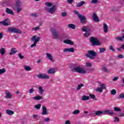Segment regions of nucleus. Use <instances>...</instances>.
<instances>
[{
    "mask_svg": "<svg viewBox=\"0 0 124 124\" xmlns=\"http://www.w3.org/2000/svg\"><path fill=\"white\" fill-rule=\"evenodd\" d=\"M40 37H37L36 38V35H34L31 37V40L33 41V44L31 46V48H33L36 46V44L38 43V41L40 40Z\"/></svg>",
    "mask_w": 124,
    "mask_h": 124,
    "instance_id": "20e7f679",
    "label": "nucleus"
},
{
    "mask_svg": "<svg viewBox=\"0 0 124 124\" xmlns=\"http://www.w3.org/2000/svg\"><path fill=\"white\" fill-rule=\"evenodd\" d=\"M124 34L122 35V37H117L115 38V39L116 40H118V41H124Z\"/></svg>",
    "mask_w": 124,
    "mask_h": 124,
    "instance_id": "a878e982",
    "label": "nucleus"
},
{
    "mask_svg": "<svg viewBox=\"0 0 124 124\" xmlns=\"http://www.w3.org/2000/svg\"><path fill=\"white\" fill-rule=\"evenodd\" d=\"M68 27L70 28V29H72V30H75V29H76V25L73 24H68Z\"/></svg>",
    "mask_w": 124,
    "mask_h": 124,
    "instance_id": "393cba45",
    "label": "nucleus"
},
{
    "mask_svg": "<svg viewBox=\"0 0 124 124\" xmlns=\"http://www.w3.org/2000/svg\"><path fill=\"white\" fill-rule=\"evenodd\" d=\"M6 113L8 114V115H10V116L13 115L14 114V111L10 110V109H7L6 110Z\"/></svg>",
    "mask_w": 124,
    "mask_h": 124,
    "instance_id": "cd10ccee",
    "label": "nucleus"
},
{
    "mask_svg": "<svg viewBox=\"0 0 124 124\" xmlns=\"http://www.w3.org/2000/svg\"><path fill=\"white\" fill-rule=\"evenodd\" d=\"M82 87H84V84H79L78 88H77V90L79 91V90H80Z\"/></svg>",
    "mask_w": 124,
    "mask_h": 124,
    "instance_id": "79ce46f5",
    "label": "nucleus"
},
{
    "mask_svg": "<svg viewBox=\"0 0 124 124\" xmlns=\"http://www.w3.org/2000/svg\"><path fill=\"white\" fill-rule=\"evenodd\" d=\"M8 20V18H7L4 21L0 22V24H2L3 26H9V23H8V22H6V21Z\"/></svg>",
    "mask_w": 124,
    "mask_h": 124,
    "instance_id": "4be33fe9",
    "label": "nucleus"
},
{
    "mask_svg": "<svg viewBox=\"0 0 124 124\" xmlns=\"http://www.w3.org/2000/svg\"><path fill=\"white\" fill-rule=\"evenodd\" d=\"M74 13L76 15H78V17H79V15H81L79 14V12L77 11V10H75L74 11Z\"/></svg>",
    "mask_w": 124,
    "mask_h": 124,
    "instance_id": "5fc2aeb1",
    "label": "nucleus"
},
{
    "mask_svg": "<svg viewBox=\"0 0 124 124\" xmlns=\"http://www.w3.org/2000/svg\"><path fill=\"white\" fill-rule=\"evenodd\" d=\"M111 93L112 94V95H115L116 93H117V92L116 91V90L113 89L111 91Z\"/></svg>",
    "mask_w": 124,
    "mask_h": 124,
    "instance_id": "37998d69",
    "label": "nucleus"
},
{
    "mask_svg": "<svg viewBox=\"0 0 124 124\" xmlns=\"http://www.w3.org/2000/svg\"><path fill=\"white\" fill-rule=\"evenodd\" d=\"M99 51H100V54H102V53H104V52L106 51V48L105 47L100 48Z\"/></svg>",
    "mask_w": 124,
    "mask_h": 124,
    "instance_id": "473e14b6",
    "label": "nucleus"
},
{
    "mask_svg": "<svg viewBox=\"0 0 124 124\" xmlns=\"http://www.w3.org/2000/svg\"><path fill=\"white\" fill-rule=\"evenodd\" d=\"M64 43L65 44H69L70 45H74V43L71 40L66 39L64 41Z\"/></svg>",
    "mask_w": 124,
    "mask_h": 124,
    "instance_id": "a211bd4d",
    "label": "nucleus"
},
{
    "mask_svg": "<svg viewBox=\"0 0 124 124\" xmlns=\"http://www.w3.org/2000/svg\"><path fill=\"white\" fill-rule=\"evenodd\" d=\"M16 53H17V50H16V48H12L11 50V52H9V55H13L14 54H16Z\"/></svg>",
    "mask_w": 124,
    "mask_h": 124,
    "instance_id": "5701e85b",
    "label": "nucleus"
},
{
    "mask_svg": "<svg viewBox=\"0 0 124 124\" xmlns=\"http://www.w3.org/2000/svg\"><path fill=\"white\" fill-rule=\"evenodd\" d=\"M93 19L96 23H98V22H99V18L95 13L93 14Z\"/></svg>",
    "mask_w": 124,
    "mask_h": 124,
    "instance_id": "9b49d317",
    "label": "nucleus"
},
{
    "mask_svg": "<svg viewBox=\"0 0 124 124\" xmlns=\"http://www.w3.org/2000/svg\"><path fill=\"white\" fill-rule=\"evenodd\" d=\"M48 74H54L56 73V69L50 68L47 71Z\"/></svg>",
    "mask_w": 124,
    "mask_h": 124,
    "instance_id": "2eb2a0df",
    "label": "nucleus"
},
{
    "mask_svg": "<svg viewBox=\"0 0 124 124\" xmlns=\"http://www.w3.org/2000/svg\"><path fill=\"white\" fill-rule=\"evenodd\" d=\"M82 31H85V33H84L83 36L85 37H88V36H90L91 34V32L87 30V26H83L82 28Z\"/></svg>",
    "mask_w": 124,
    "mask_h": 124,
    "instance_id": "0eeeda50",
    "label": "nucleus"
},
{
    "mask_svg": "<svg viewBox=\"0 0 124 124\" xmlns=\"http://www.w3.org/2000/svg\"><path fill=\"white\" fill-rule=\"evenodd\" d=\"M114 122L119 123V122H120V119L117 117H115Z\"/></svg>",
    "mask_w": 124,
    "mask_h": 124,
    "instance_id": "09e8293b",
    "label": "nucleus"
},
{
    "mask_svg": "<svg viewBox=\"0 0 124 124\" xmlns=\"http://www.w3.org/2000/svg\"><path fill=\"white\" fill-rule=\"evenodd\" d=\"M24 68L26 71H31V67L29 66H25L24 67Z\"/></svg>",
    "mask_w": 124,
    "mask_h": 124,
    "instance_id": "72a5a7b5",
    "label": "nucleus"
},
{
    "mask_svg": "<svg viewBox=\"0 0 124 124\" xmlns=\"http://www.w3.org/2000/svg\"><path fill=\"white\" fill-rule=\"evenodd\" d=\"M90 42L92 46H100L101 45V43L98 40V39L94 37H90Z\"/></svg>",
    "mask_w": 124,
    "mask_h": 124,
    "instance_id": "f03ea898",
    "label": "nucleus"
},
{
    "mask_svg": "<svg viewBox=\"0 0 124 124\" xmlns=\"http://www.w3.org/2000/svg\"><path fill=\"white\" fill-rule=\"evenodd\" d=\"M37 77L38 78H49V76L45 74H39V75H37Z\"/></svg>",
    "mask_w": 124,
    "mask_h": 124,
    "instance_id": "f3484780",
    "label": "nucleus"
},
{
    "mask_svg": "<svg viewBox=\"0 0 124 124\" xmlns=\"http://www.w3.org/2000/svg\"><path fill=\"white\" fill-rule=\"evenodd\" d=\"M109 50H111V51H112L113 52H114L115 49H114V47H113V46H110Z\"/></svg>",
    "mask_w": 124,
    "mask_h": 124,
    "instance_id": "6e6d98bb",
    "label": "nucleus"
},
{
    "mask_svg": "<svg viewBox=\"0 0 124 124\" xmlns=\"http://www.w3.org/2000/svg\"><path fill=\"white\" fill-rule=\"evenodd\" d=\"M6 12L7 13V14H10V15H14V12L11 9H9L8 8H7L6 9Z\"/></svg>",
    "mask_w": 124,
    "mask_h": 124,
    "instance_id": "dca6fc26",
    "label": "nucleus"
},
{
    "mask_svg": "<svg viewBox=\"0 0 124 124\" xmlns=\"http://www.w3.org/2000/svg\"><path fill=\"white\" fill-rule=\"evenodd\" d=\"M3 37V33L0 32V40Z\"/></svg>",
    "mask_w": 124,
    "mask_h": 124,
    "instance_id": "052dcab7",
    "label": "nucleus"
},
{
    "mask_svg": "<svg viewBox=\"0 0 124 124\" xmlns=\"http://www.w3.org/2000/svg\"><path fill=\"white\" fill-rule=\"evenodd\" d=\"M5 48L2 47L0 49V53L2 56H3L5 54Z\"/></svg>",
    "mask_w": 124,
    "mask_h": 124,
    "instance_id": "c85d7f7f",
    "label": "nucleus"
},
{
    "mask_svg": "<svg viewBox=\"0 0 124 124\" xmlns=\"http://www.w3.org/2000/svg\"><path fill=\"white\" fill-rule=\"evenodd\" d=\"M68 3H72L73 2V0H67Z\"/></svg>",
    "mask_w": 124,
    "mask_h": 124,
    "instance_id": "0e129e2a",
    "label": "nucleus"
},
{
    "mask_svg": "<svg viewBox=\"0 0 124 124\" xmlns=\"http://www.w3.org/2000/svg\"><path fill=\"white\" fill-rule=\"evenodd\" d=\"M119 98H124V93L120 94Z\"/></svg>",
    "mask_w": 124,
    "mask_h": 124,
    "instance_id": "13d9d810",
    "label": "nucleus"
},
{
    "mask_svg": "<svg viewBox=\"0 0 124 124\" xmlns=\"http://www.w3.org/2000/svg\"><path fill=\"white\" fill-rule=\"evenodd\" d=\"M79 113H80V110H76L73 112L72 114L73 115H77L78 114H79Z\"/></svg>",
    "mask_w": 124,
    "mask_h": 124,
    "instance_id": "ea45409f",
    "label": "nucleus"
},
{
    "mask_svg": "<svg viewBox=\"0 0 124 124\" xmlns=\"http://www.w3.org/2000/svg\"><path fill=\"white\" fill-rule=\"evenodd\" d=\"M46 5V6H48L49 7H51V6H52V5H53V4H52V3L51 2H46L45 3Z\"/></svg>",
    "mask_w": 124,
    "mask_h": 124,
    "instance_id": "c03bdc74",
    "label": "nucleus"
},
{
    "mask_svg": "<svg viewBox=\"0 0 124 124\" xmlns=\"http://www.w3.org/2000/svg\"><path fill=\"white\" fill-rule=\"evenodd\" d=\"M74 48L71 47L70 48H64L63 50V52L66 53V52H69L70 53H74Z\"/></svg>",
    "mask_w": 124,
    "mask_h": 124,
    "instance_id": "ddd939ff",
    "label": "nucleus"
},
{
    "mask_svg": "<svg viewBox=\"0 0 124 124\" xmlns=\"http://www.w3.org/2000/svg\"><path fill=\"white\" fill-rule=\"evenodd\" d=\"M35 92L34 89L33 88H31V89L29 90V93L30 94L33 93V92Z\"/></svg>",
    "mask_w": 124,
    "mask_h": 124,
    "instance_id": "49530a36",
    "label": "nucleus"
},
{
    "mask_svg": "<svg viewBox=\"0 0 124 124\" xmlns=\"http://www.w3.org/2000/svg\"><path fill=\"white\" fill-rule=\"evenodd\" d=\"M122 83L123 84H122V86L124 87V78L122 79Z\"/></svg>",
    "mask_w": 124,
    "mask_h": 124,
    "instance_id": "338daca9",
    "label": "nucleus"
},
{
    "mask_svg": "<svg viewBox=\"0 0 124 124\" xmlns=\"http://www.w3.org/2000/svg\"><path fill=\"white\" fill-rule=\"evenodd\" d=\"M89 96H90V97H91L92 99H93V100H96L95 95H94V94H89Z\"/></svg>",
    "mask_w": 124,
    "mask_h": 124,
    "instance_id": "4c0bfd02",
    "label": "nucleus"
},
{
    "mask_svg": "<svg viewBox=\"0 0 124 124\" xmlns=\"http://www.w3.org/2000/svg\"><path fill=\"white\" fill-rule=\"evenodd\" d=\"M35 100H41L43 99V97L40 95H38L33 97Z\"/></svg>",
    "mask_w": 124,
    "mask_h": 124,
    "instance_id": "bb28decb",
    "label": "nucleus"
},
{
    "mask_svg": "<svg viewBox=\"0 0 124 124\" xmlns=\"http://www.w3.org/2000/svg\"><path fill=\"white\" fill-rule=\"evenodd\" d=\"M39 91L40 94H43L44 90H43V88L42 86L39 87Z\"/></svg>",
    "mask_w": 124,
    "mask_h": 124,
    "instance_id": "7c9ffc66",
    "label": "nucleus"
},
{
    "mask_svg": "<svg viewBox=\"0 0 124 124\" xmlns=\"http://www.w3.org/2000/svg\"><path fill=\"white\" fill-rule=\"evenodd\" d=\"M79 19L80 20V22L82 24H86L87 23V18L85 16L80 15L78 16Z\"/></svg>",
    "mask_w": 124,
    "mask_h": 124,
    "instance_id": "1a4fd4ad",
    "label": "nucleus"
},
{
    "mask_svg": "<svg viewBox=\"0 0 124 124\" xmlns=\"http://www.w3.org/2000/svg\"><path fill=\"white\" fill-rule=\"evenodd\" d=\"M6 72V70H5L4 68H2L0 69V75L1 74H3V73H5Z\"/></svg>",
    "mask_w": 124,
    "mask_h": 124,
    "instance_id": "f704fd0d",
    "label": "nucleus"
},
{
    "mask_svg": "<svg viewBox=\"0 0 124 124\" xmlns=\"http://www.w3.org/2000/svg\"><path fill=\"white\" fill-rule=\"evenodd\" d=\"M91 3H93V4L98 3V0H92Z\"/></svg>",
    "mask_w": 124,
    "mask_h": 124,
    "instance_id": "a18cd8bd",
    "label": "nucleus"
},
{
    "mask_svg": "<svg viewBox=\"0 0 124 124\" xmlns=\"http://www.w3.org/2000/svg\"><path fill=\"white\" fill-rule=\"evenodd\" d=\"M35 108L37 109V110H39L40 108H41V105L40 104H39L38 105H36L35 106Z\"/></svg>",
    "mask_w": 124,
    "mask_h": 124,
    "instance_id": "58836bf2",
    "label": "nucleus"
},
{
    "mask_svg": "<svg viewBox=\"0 0 124 124\" xmlns=\"http://www.w3.org/2000/svg\"><path fill=\"white\" fill-rule=\"evenodd\" d=\"M66 15H67V14L65 12H62V17H65V16H66Z\"/></svg>",
    "mask_w": 124,
    "mask_h": 124,
    "instance_id": "3c124183",
    "label": "nucleus"
},
{
    "mask_svg": "<svg viewBox=\"0 0 124 124\" xmlns=\"http://www.w3.org/2000/svg\"><path fill=\"white\" fill-rule=\"evenodd\" d=\"M56 5H53V6L51 8H49V9L48 10V13H50V14H53V13H55L56 10Z\"/></svg>",
    "mask_w": 124,
    "mask_h": 124,
    "instance_id": "9d476101",
    "label": "nucleus"
},
{
    "mask_svg": "<svg viewBox=\"0 0 124 124\" xmlns=\"http://www.w3.org/2000/svg\"><path fill=\"white\" fill-rule=\"evenodd\" d=\"M46 58L49 59V60L51 61V62H53V56H52V55L49 53H46Z\"/></svg>",
    "mask_w": 124,
    "mask_h": 124,
    "instance_id": "b1692460",
    "label": "nucleus"
},
{
    "mask_svg": "<svg viewBox=\"0 0 124 124\" xmlns=\"http://www.w3.org/2000/svg\"><path fill=\"white\" fill-rule=\"evenodd\" d=\"M121 49H124V44L121 46Z\"/></svg>",
    "mask_w": 124,
    "mask_h": 124,
    "instance_id": "774afa93",
    "label": "nucleus"
},
{
    "mask_svg": "<svg viewBox=\"0 0 124 124\" xmlns=\"http://www.w3.org/2000/svg\"><path fill=\"white\" fill-rule=\"evenodd\" d=\"M104 31L105 33H107L108 32V25L106 24V23H104Z\"/></svg>",
    "mask_w": 124,
    "mask_h": 124,
    "instance_id": "412c9836",
    "label": "nucleus"
},
{
    "mask_svg": "<svg viewBox=\"0 0 124 124\" xmlns=\"http://www.w3.org/2000/svg\"><path fill=\"white\" fill-rule=\"evenodd\" d=\"M8 31L11 33H18L19 34L22 33V31L20 29L16 28L15 27L9 28L8 29Z\"/></svg>",
    "mask_w": 124,
    "mask_h": 124,
    "instance_id": "423d86ee",
    "label": "nucleus"
},
{
    "mask_svg": "<svg viewBox=\"0 0 124 124\" xmlns=\"http://www.w3.org/2000/svg\"><path fill=\"white\" fill-rule=\"evenodd\" d=\"M114 111H116V112H121V111H122V109L119 108L118 107H115Z\"/></svg>",
    "mask_w": 124,
    "mask_h": 124,
    "instance_id": "a19ab883",
    "label": "nucleus"
},
{
    "mask_svg": "<svg viewBox=\"0 0 124 124\" xmlns=\"http://www.w3.org/2000/svg\"><path fill=\"white\" fill-rule=\"evenodd\" d=\"M118 59H124V55L120 54L117 56Z\"/></svg>",
    "mask_w": 124,
    "mask_h": 124,
    "instance_id": "8fccbe9b",
    "label": "nucleus"
},
{
    "mask_svg": "<svg viewBox=\"0 0 124 124\" xmlns=\"http://www.w3.org/2000/svg\"><path fill=\"white\" fill-rule=\"evenodd\" d=\"M102 70L103 71H104V72H108V69H107L106 67H103L102 68Z\"/></svg>",
    "mask_w": 124,
    "mask_h": 124,
    "instance_id": "603ef678",
    "label": "nucleus"
},
{
    "mask_svg": "<svg viewBox=\"0 0 124 124\" xmlns=\"http://www.w3.org/2000/svg\"><path fill=\"white\" fill-rule=\"evenodd\" d=\"M5 93H6V96H5L6 98H11V97H12V94L10 93V92H9V91H6L5 92Z\"/></svg>",
    "mask_w": 124,
    "mask_h": 124,
    "instance_id": "aec40b11",
    "label": "nucleus"
},
{
    "mask_svg": "<svg viewBox=\"0 0 124 124\" xmlns=\"http://www.w3.org/2000/svg\"><path fill=\"white\" fill-rule=\"evenodd\" d=\"M85 3L86 1L83 0L77 3L76 6V7H81V6H83V5H84V4Z\"/></svg>",
    "mask_w": 124,
    "mask_h": 124,
    "instance_id": "6ab92c4d",
    "label": "nucleus"
},
{
    "mask_svg": "<svg viewBox=\"0 0 124 124\" xmlns=\"http://www.w3.org/2000/svg\"><path fill=\"white\" fill-rule=\"evenodd\" d=\"M97 55V53L93 50L88 51V54L86 55V57L91 60H94Z\"/></svg>",
    "mask_w": 124,
    "mask_h": 124,
    "instance_id": "7ed1b4c3",
    "label": "nucleus"
},
{
    "mask_svg": "<svg viewBox=\"0 0 124 124\" xmlns=\"http://www.w3.org/2000/svg\"><path fill=\"white\" fill-rule=\"evenodd\" d=\"M96 92H98V93H103V90H102V89L100 87L97 88L95 89Z\"/></svg>",
    "mask_w": 124,
    "mask_h": 124,
    "instance_id": "c9c22d12",
    "label": "nucleus"
},
{
    "mask_svg": "<svg viewBox=\"0 0 124 124\" xmlns=\"http://www.w3.org/2000/svg\"><path fill=\"white\" fill-rule=\"evenodd\" d=\"M22 6V3H21V1L20 0H17L16 1V3L12 5V8L14 10H16L17 13H19L21 12L23 9L21 8Z\"/></svg>",
    "mask_w": 124,
    "mask_h": 124,
    "instance_id": "f257e3e1",
    "label": "nucleus"
},
{
    "mask_svg": "<svg viewBox=\"0 0 124 124\" xmlns=\"http://www.w3.org/2000/svg\"><path fill=\"white\" fill-rule=\"evenodd\" d=\"M100 88L102 89V90H106V87H105V84H101L100 85Z\"/></svg>",
    "mask_w": 124,
    "mask_h": 124,
    "instance_id": "e433bc0d",
    "label": "nucleus"
},
{
    "mask_svg": "<svg viewBox=\"0 0 124 124\" xmlns=\"http://www.w3.org/2000/svg\"><path fill=\"white\" fill-rule=\"evenodd\" d=\"M31 16L32 17H37V14H32Z\"/></svg>",
    "mask_w": 124,
    "mask_h": 124,
    "instance_id": "e2e57ef3",
    "label": "nucleus"
},
{
    "mask_svg": "<svg viewBox=\"0 0 124 124\" xmlns=\"http://www.w3.org/2000/svg\"><path fill=\"white\" fill-rule=\"evenodd\" d=\"M65 124H70V121L69 120H67V121H66Z\"/></svg>",
    "mask_w": 124,
    "mask_h": 124,
    "instance_id": "69168bd1",
    "label": "nucleus"
},
{
    "mask_svg": "<svg viewBox=\"0 0 124 124\" xmlns=\"http://www.w3.org/2000/svg\"><path fill=\"white\" fill-rule=\"evenodd\" d=\"M87 67H92V63L90 62L86 63Z\"/></svg>",
    "mask_w": 124,
    "mask_h": 124,
    "instance_id": "864d4df0",
    "label": "nucleus"
},
{
    "mask_svg": "<svg viewBox=\"0 0 124 124\" xmlns=\"http://www.w3.org/2000/svg\"><path fill=\"white\" fill-rule=\"evenodd\" d=\"M18 57H19L20 60H23L24 59V56L22 55V53H18Z\"/></svg>",
    "mask_w": 124,
    "mask_h": 124,
    "instance_id": "de8ad7c7",
    "label": "nucleus"
},
{
    "mask_svg": "<svg viewBox=\"0 0 124 124\" xmlns=\"http://www.w3.org/2000/svg\"><path fill=\"white\" fill-rule=\"evenodd\" d=\"M52 34L54 37H55V39H61L60 37V35L57 32V30L56 29H53L51 31Z\"/></svg>",
    "mask_w": 124,
    "mask_h": 124,
    "instance_id": "6e6552de",
    "label": "nucleus"
},
{
    "mask_svg": "<svg viewBox=\"0 0 124 124\" xmlns=\"http://www.w3.org/2000/svg\"><path fill=\"white\" fill-rule=\"evenodd\" d=\"M105 114L107 115H108V116H110V115H115V113H114V110H105L104 111Z\"/></svg>",
    "mask_w": 124,
    "mask_h": 124,
    "instance_id": "f8f14e48",
    "label": "nucleus"
},
{
    "mask_svg": "<svg viewBox=\"0 0 124 124\" xmlns=\"http://www.w3.org/2000/svg\"><path fill=\"white\" fill-rule=\"evenodd\" d=\"M73 71L74 72H77L78 73H80V74H85V73H87V71L85 70L82 68L80 67H76L73 69Z\"/></svg>",
    "mask_w": 124,
    "mask_h": 124,
    "instance_id": "39448f33",
    "label": "nucleus"
},
{
    "mask_svg": "<svg viewBox=\"0 0 124 124\" xmlns=\"http://www.w3.org/2000/svg\"><path fill=\"white\" fill-rule=\"evenodd\" d=\"M90 99V97L89 96H82V100H89Z\"/></svg>",
    "mask_w": 124,
    "mask_h": 124,
    "instance_id": "2f4dec72",
    "label": "nucleus"
},
{
    "mask_svg": "<svg viewBox=\"0 0 124 124\" xmlns=\"http://www.w3.org/2000/svg\"><path fill=\"white\" fill-rule=\"evenodd\" d=\"M102 114H103V111L100 110L97 111L95 113V115H96V116H100L102 115Z\"/></svg>",
    "mask_w": 124,
    "mask_h": 124,
    "instance_id": "c756f323",
    "label": "nucleus"
},
{
    "mask_svg": "<svg viewBox=\"0 0 124 124\" xmlns=\"http://www.w3.org/2000/svg\"><path fill=\"white\" fill-rule=\"evenodd\" d=\"M119 117H124V113H121L119 115Z\"/></svg>",
    "mask_w": 124,
    "mask_h": 124,
    "instance_id": "680f3d73",
    "label": "nucleus"
},
{
    "mask_svg": "<svg viewBox=\"0 0 124 124\" xmlns=\"http://www.w3.org/2000/svg\"><path fill=\"white\" fill-rule=\"evenodd\" d=\"M43 111L42 112V115L44 116L45 115H48V112L47 111V108L46 107H42Z\"/></svg>",
    "mask_w": 124,
    "mask_h": 124,
    "instance_id": "4468645a",
    "label": "nucleus"
},
{
    "mask_svg": "<svg viewBox=\"0 0 124 124\" xmlns=\"http://www.w3.org/2000/svg\"><path fill=\"white\" fill-rule=\"evenodd\" d=\"M38 30H39V27H36L32 29V31H38Z\"/></svg>",
    "mask_w": 124,
    "mask_h": 124,
    "instance_id": "bf43d9fd",
    "label": "nucleus"
},
{
    "mask_svg": "<svg viewBox=\"0 0 124 124\" xmlns=\"http://www.w3.org/2000/svg\"><path fill=\"white\" fill-rule=\"evenodd\" d=\"M44 122H46V123H49L50 122V118H47L44 119Z\"/></svg>",
    "mask_w": 124,
    "mask_h": 124,
    "instance_id": "4d7b16f0",
    "label": "nucleus"
}]
</instances>
